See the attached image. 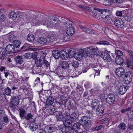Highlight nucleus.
Here are the masks:
<instances>
[{
	"instance_id": "f257e3e1",
	"label": "nucleus",
	"mask_w": 133,
	"mask_h": 133,
	"mask_svg": "<svg viewBox=\"0 0 133 133\" xmlns=\"http://www.w3.org/2000/svg\"><path fill=\"white\" fill-rule=\"evenodd\" d=\"M86 51L82 49H80L76 54V58L79 60L83 59V57L86 58L87 56L92 57L96 54L98 49L96 47L91 46L87 48Z\"/></svg>"
},
{
	"instance_id": "f03ea898",
	"label": "nucleus",
	"mask_w": 133,
	"mask_h": 133,
	"mask_svg": "<svg viewBox=\"0 0 133 133\" xmlns=\"http://www.w3.org/2000/svg\"><path fill=\"white\" fill-rule=\"evenodd\" d=\"M19 116L21 119H25L26 120L29 121H31V120L32 121L33 117V114L31 113L26 114V111L22 108H19Z\"/></svg>"
},
{
	"instance_id": "7ed1b4c3",
	"label": "nucleus",
	"mask_w": 133,
	"mask_h": 133,
	"mask_svg": "<svg viewBox=\"0 0 133 133\" xmlns=\"http://www.w3.org/2000/svg\"><path fill=\"white\" fill-rule=\"evenodd\" d=\"M81 123V125L85 129H87L91 126V121L89 120L88 117L83 116L81 118L79 121Z\"/></svg>"
},
{
	"instance_id": "20e7f679",
	"label": "nucleus",
	"mask_w": 133,
	"mask_h": 133,
	"mask_svg": "<svg viewBox=\"0 0 133 133\" xmlns=\"http://www.w3.org/2000/svg\"><path fill=\"white\" fill-rule=\"evenodd\" d=\"M116 96L112 93L110 94L107 96L106 101L110 105H112L116 102Z\"/></svg>"
},
{
	"instance_id": "39448f33",
	"label": "nucleus",
	"mask_w": 133,
	"mask_h": 133,
	"mask_svg": "<svg viewBox=\"0 0 133 133\" xmlns=\"http://www.w3.org/2000/svg\"><path fill=\"white\" fill-rule=\"evenodd\" d=\"M123 77L125 79V83L128 84L132 81V74L130 71L126 72Z\"/></svg>"
},
{
	"instance_id": "423d86ee",
	"label": "nucleus",
	"mask_w": 133,
	"mask_h": 133,
	"mask_svg": "<svg viewBox=\"0 0 133 133\" xmlns=\"http://www.w3.org/2000/svg\"><path fill=\"white\" fill-rule=\"evenodd\" d=\"M100 14L101 17L103 19H107L108 20L110 15V13L109 10L104 9L102 10Z\"/></svg>"
},
{
	"instance_id": "0eeeda50",
	"label": "nucleus",
	"mask_w": 133,
	"mask_h": 133,
	"mask_svg": "<svg viewBox=\"0 0 133 133\" xmlns=\"http://www.w3.org/2000/svg\"><path fill=\"white\" fill-rule=\"evenodd\" d=\"M115 72L116 75L118 77H124L125 74V70L123 68L119 67L117 69Z\"/></svg>"
},
{
	"instance_id": "6e6552de",
	"label": "nucleus",
	"mask_w": 133,
	"mask_h": 133,
	"mask_svg": "<svg viewBox=\"0 0 133 133\" xmlns=\"http://www.w3.org/2000/svg\"><path fill=\"white\" fill-rule=\"evenodd\" d=\"M115 26L117 28H122L124 26V23L121 19H116L114 22Z\"/></svg>"
},
{
	"instance_id": "1a4fd4ad",
	"label": "nucleus",
	"mask_w": 133,
	"mask_h": 133,
	"mask_svg": "<svg viewBox=\"0 0 133 133\" xmlns=\"http://www.w3.org/2000/svg\"><path fill=\"white\" fill-rule=\"evenodd\" d=\"M54 115L56 116L57 121H63V120L65 119L64 116L61 112L56 111Z\"/></svg>"
},
{
	"instance_id": "9d476101",
	"label": "nucleus",
	"mask_w": 133,
	"mask_h": 133,
	"mask_svg": "<svg viewBox=\"0 0 133 133\" xmlns=\"http://www.w3.org/2000/svg\"><path fill=\"white\" fill-rule=\"evenodd\" d=\"M16 48H15L13 44H9L5 48V50L7 52H17L19 51H17L16 50Z\"/></svg>"
},
{
	"instance_id": "9b49d317",
	"label": "nucleus",
	"mask_w": 133,
	"mask_h": 133,
	"mask_svg": "<svg viewBox=\"0 0 133 133\" xmlns=\"http://www.w3.org/2000/svg\"><path fill=\"white\" fill-rule=\"evenodd\" d=\"M75 51V49L73 48L69 49L68 50V57L69 58H72L73 56H74L76 59L80 61V60H79L77 59L76 58V56H75L76 54L78 52L76 53Z\"/></svg>"
},
{
	"instance_id": "f8f14e48",
	"label": "nucleus",
	"mask_w": 133,
	"mask_h": 133,
	"mask_svg": "<svg viewBox=\"0 0 133 133\" xmlns=\"http://www.w3.org/2000/svg\"><path fill=\"white\" fill-rule=\"evenodd\" d=\"M70 114V118L74 121H75L76 119L78 118L79 115L74 109H71Z\"/></svg>"
},
{
	"instance_id": "ddd939ff",
	"label": "nucleus",
	"mask_w": 133,
	"mask_h": 133,
	"mask_svg": "<svg viewBox=\"0 0 133 133\" xmlns=\"http://www.w3.org/2000/svg\"><path fill=\"white\" fill-rule=\"evenodd\" d=\"M37 41L38 43L42 45L48 44L47 38H44L43 37L38 38Z\"/></svg>"
},
{
	"instance_id": "4468645a",
	"label": "nucleus",
	"mask_w": 133,
	"mask_h": 133,
	"mask_svg": "<svg viewBox=\"0 0 133 133\" xmlns=\"http://www.w3.org/2000/svg\"><path fill=\"white\" fill-rule=\"evenodd\" d=\"M105 107L101 105L97 107L96 109V114L98 115H101L104 112Z\"/></svg>"
},
{
	"instance_id": "2eb2a0df",
	"label": "nucleus",
	"mask_w": 133,
	"mask_h": 133,
	"mask_svg": "<svg viewBox=\"0 0 133 133\" xmlns=\"http://www.w3.org/2000/svg\"><path fill=\"white\" fill-rule=\"evenodd\" d=\"M102 55V58L107 61V62H109L111 61V58L109 54L107 52H104Z\"/></svg>"
},
{
	"instance_id": "dca6fc26",
	"label": "nucleus",
	"mask_w": 133,
	"mask_h": 133,
	"mask_svg": "<svg viewBox=\"0 0 133 133\" xmlns=\"http://www.w3.org/2000/svg\"><path fill=\"white\" fill-rule=\"evenodd\" d=\"M74 121L71 118L66 119L63 121V124L65 125L66 126V129L67 127L69 126H71L73 122H74Z\"/></svg>"
},
{
	"instance_id": "f3484780",
	"label": "nucleus",
	"mask_w": 133,
	"mask_h": 133,
	"mask_svg": "<svg viewBox=\"0 0 133 133\" xmlns=\"http://www.w3.org/2000/svg\"><path fill=\"white\" fill-rule=\"evenodd\" d=\"M19 99L18 96H12L10 102L18 105L19 103Z\"/></svg>"
},
{
	"instance_id": "a211bd4d",
	"label": "nucleus",
	"mask_w": 133,
	"mask_h": 133,
	"mask_svg": "<svg viewBox=\"0 0 133 133\" xmlns=\"http://www.w3.org/2000/svg\"><path fill=\"white\" fill-rule=\"evenodd\" d=\"M54 97L51 96H49L47 98L46 103L47 105H52V104L54 103Z\"/></svg>"
},
{
	"instance_id": "6ab92c4d",
	"label": "nucleus",
	"mask_w": 133,
	"mask_h": 133,
	"mask_svg": "<svg viewBox=\"0 0 133 133\" xmlns=\"http://www.w3.org/2000/svg\"><path fill=\"white\" fill-rule=\"evenodd\" d=\"M46 133H51L54 130V128L51 125H47L44 128Z\"/></svg>"
},
{
	"instance_id": "aec40b11",
	"label": "nucleus",
	"mask_w": 133,
	"mask_h": 133,
	"mask_svg": "<svg viewBox=\"0 0 133 133\" xmlns=\"http://www.w3.org/2000/svg\"><path fill=\"white\" fill-rule=\"evenodd\" d=\"M127 89V86L123 85L120 87L119 89V92L120 94H123L126 92Z\"/></svg>"
},
{
	"instance_id": "412c9836",
	"label": "nucleus",
	"mask_w": 133,
	"mask_h": 133,
	"mask_svg": "<svg viewBox=\"0 0 133 133\" xmlns=\"http://www.w3.org/2000/svg\"><path fill=\"white\" fill-rule=\"evenodd\" d=\"M63 24L65 28H68L72 27V26L73 23L72 21L67 20L65 22H64Z\"/></svg>"
},
{
	"instance_id": "4be33fe9",
	"label": "nucleus",
	"mask_w": 133,
	"mask_h": 133,
	"mask_svg": "<svg viewBox=\"0 0 133 133\" xmlns=\"http://www.w3.org/2000/svg\"><path fill=\"white\" fill-rule=\"evenodd\" d=\"M38 127V125L35 123H31L29 124V129L32 131H35Z\"/></svg>"
},
{
	"instance_id": "5701e85b",
	"label": "nucleus",
	"mask_w": 133,
	"mask_h": 133,
	"mask_svg": "<svg viewBox=\"0 0 133 133\" xmlns=\"http://www.w3.org/2000/svg\"><path fill=\"white\" fill-rule=\"evenodd\" d=\"M124 61L123 58L121 56H117L116 58V62L118 65H121L122 64Z\"/></svg>"
},
{
	"instance_id": "b1692460",
	"label": "nucleus",
	"mask_w": 133,
	"mask_h": 133,
	"mask_svg": "<svg viewBox=\"0 0 133 133\" xmlns=\"http://www.w3.org/2000/svg\"><path fill=\"white\" fill-rule=\"evenodd\" d=\"M16 62L17 63L21 64L23 62V58L22 56L18 55L14 58Z\"/></svg>"
},
{
	"instance_id": "393cba45",
	"label": "nucleus",
	"mask_w": 133,
	"mask_h": 133,
	"mask_svg": "<svg viewBox=\"0 0 133 133\" xmlns=\"http://www.w3.org/2000/svg\"><path fill=\"white\" fill-rule=\"evenodd\" d=\"M60 57L62 59H65L68 57V53L64 50H62L60 52Z\"/></svg>"
},
{
	"instance_id": "a878e982",
	"label": "nucleus",
	"mask_w": 133,
	"mask_h": 133,
	"mask_svg": "<svg viewBox=\"0 0 133 133\" xmlns=\"http://www.w3.org/2000/svg\"><path fill=\"white\" fill-rule=\"evenodd\" d=\"M75 31V30L73 27L67 28L66 30V33L67 35L70 36H71Z\"/></svg>"
},
{
	"instance_id": "bb28decb",
	"label": "nucleus",
	"mask_w": 133,
	"mask_h": 133,
	"mask_svg": "<svg viewBox=\"0 0 133 133\" xmlns=\"http://www.w3.org/2000/svg\"><path fill=\"white\" fill-rule=\"evenodd\" d=\"M48 44H51L56 40V36L54 35H52L47 38Z\"/></svg>"
},
{
	"instance_id": "cd10ccee",
	"label": "nucleus",
	"mask_w": 133,
	"mask_h": 133,
	"mask_svg": "<svg viewBox=\"0 0 133 133\" xmlns=\"http://www.w3.org/2000/svg\"><path fill=\"white\" fill-rule=\"evenodd\" d=\"M30 46V45L29 44L25 43L24 45L20 49L19 51H26L29 50L31 49L29 48Z\"/></svg>"
},
{
	"instance_id": "c85d7f7f",
	"label": "nucleus",
	"mask_w": 133,
	"mask_h": 133,
	"mask_svg": "<svg viewBox=\"0 0 133 133\" xmlns=\"http://www.w3.org/2000/svg\"><path fill=\"white\" fill-rule=\"evenodd\" d=\"M57 21L58 19L57 18H56V19H54V22L51 20L48 23H47V27L49 28L52 27L53 26L55 25L57 23Z\"/></svg>"
},
{
	"instance_id": "c756f323",
	"label": "nucleus",
	"mask_w": 133,
	"mask_h": 133,
	"mask_svg": "<svg viewBox=\"0 0 133 133\" xmlns=\"http://www.w3.org/2000/svg\"><path fill=\"white\" fill-rule=\"evenodd\" d=\"M80 28L85 32H86L90 34H93L94 32L91 30L90 29L88 28L84 27L82 26H80Z\"/></svg>"
},
{
	"instance_id": "7c9ffc66",
	"label": "nucleus",
	"mask_w": 133,
	"mask_h": 133,
	"mask_svg": "<svg viewBox=\"0 0 133 133\" xmlns=\"http://www.w3.org/2000/svg\"><path fill=\"white\" fill-rule=\"evenodd\" d=\"M5 49L2 48H0V58L1 59H3L6 56Z\"/></svg>"
},
{
	"instance_id": "2f4dec72",
	"label": "nucleus",
	"mask_w": 133,
	"mask_h": 133,
	"mask_svg": "<svg viewBox=\"0 0 133 133\" xmlns=\"http://www.w3.org/2000/svg\"><path fill=\"white\" fill-rule=\"evenodd\" d=\"M14 47L17 51H19L18 49L19 47L20 44L21 42L18 40H16L13 42V44H12Z\"/></svg>"
},
{
	"instance_id": "473e14b6",
	"label": "nucleus",
	"mask_w": 133,
	"mask_h": 133,
	"mask_svg": "<svg viewBox=\"0 0 133 133\" xmlns=\"http://www.w3.org/2000/svg\"><path fill=\"white\" fill-rule=\"evenodd\" d=\"M51 107L48 108L46 111L49 114L54 115L56 111H55V109L52 107H54L53 105H51Z\"/></svg>"
},
{
	"instance_id": "72a5a7b5",
	"label": "nucleus",
	"mask_w": 133,
	"mask_h": 133,
	"mask_svg": "<svg viewBox=\"0 0 133 133\" xmlns=\"http://www.w3.org/2000/svg\"><path fill=\"white\" fill-rule=\"evenodd\" d=\"M52 54L53 57L56 59H58L60 57V52L58 51H53L52 52Z\"/></svg>"
},
{
	"instance_id": "f704fd0d",
	"label": "nucleus",
	"mask_w": 133,
	"mask_h": 133,
	"mask_svg": "<svg viewBox=\"0 0 133 133\" xmlns=\"http://www.w3.org/2000/svg\"><path fill=\"white\" fill-rule=\"evenodd\" d=\"M60 65L61 67L63 69H68L69 67V65L68 62L65 61H63L61 62Z\"/></svg>"
},
{
	"instance_id": "c9c22d12",
	"label": "nucleus",
	"mask_w": 133,
	"mask_h": 133,
	"mask_svg": "<svg viewBox=\"0 0 133 133\" xmlns=\"http://www.w3.org/2000/svg\"><path fill=\"white\" fill-rule=\"evenodd\" d=\"M66 99L65 97H63L62 98H60L58 103L60 105H62L65 104L66 103Z\"/></svg>"
},
{
	"instance_id": "e433bc0d",
	"label": "nucleus",
	"mask_w": 133,
	"mask_h": 133,
	"mask_svg": "<svg viewBox=\"0 0 133 133\" xmlns=\"http://www.w3.org/2000/svg\"><path fill=\"white\" fill-rule=\"evenodd\" d=\"M17 15V14L14 11H12L9 13V18H12L13 20H14L16 19Z\"/></svg>"
},
{
	"instance_id": "4c0bfd02",
	"label": "nucleus",
	"mask_w": 133,
	"mask_h": 133,
	"mask_svg": "<svg viewBox=\"0 0 133 133\" xmlns=\"http://www.w3.org/2000/svg\"><path fill=\"white\" fill-rule=\"evenodd\" d=\"M27 40L29 42H32L34 41L35 37L33 35L31 34H29L27 37Z\"/></svg>"
},
{
	"instance_id": "58836bf2",
	"label": "nucleus",
	"mask_w": 133,
	"mask_h": 133,
	"mask_svg": "<svg viewBox=\"0 0 133 133\" xmlns=\"http://www.w3.org/2000/svg\"><path fill=\"white\" fill-rule=\"evenodd\" d=\"M91 105L92 106V108L94 109L97 107L99 106V103L96 100H94L92 101L91 103Z\"/></svg>"
},
{
	"instance_id": "ea45409f",
	"label": "nucleus",
	"mask_w": 133,
	"mask_h": 133,
	"mask_svg": "<svg viewBox=\"0 0 133 133\" xmlns=\"http://www.w3.org/2000/svg\"><path fill=\"white\" fill-rule=\"evenodd\" d=\"M66 129H67L66 131H67L68 133H74L75 130V129L73 128L72 126H68Z\"/></svg>"
},
{
	"instance_id": "a19ab883",
	"label": "nucleus",
	"mask_w": 133,
	"mask_h": 133,
	"mask_svg": "<svg viewBox=\"0 0 133 133\" xmlns=\"http://www.w3.org/2000/svg\"><path fill=\"white\" fill-rule=\"evenodd\" d=\"M118 127L121 130H124L127 127L126 124L122 122L120 123L118 125Z\"/></svg>"
},
{
	"instance_id": "79ce46f5",
	"label": "nucleus",
	"mask_w": 133,
	"mask_h": 133,
	"mask_svg": "<svg viewBox=\"0 0 133 133\" xmlns=\"http://www.w3.org/2000/svg\"><path fill=\"white\" fill-rule=\"evenodd\" d=\"M9 41L11 42H14L16 40V37L14 35L9 34Z\"/></svg>"
},
{
	"instance_id": "37998d69",
	"label": "nucleus",
	"mask_w": 133,
	"mask_h": 133,
	"mask_svg": "<svg viewBox=\"0 0 133 133\" xmlns=\"http://www.w3.org/2000/svg\"><path fill=\"white\" fill-rule=\"evenodd\" d=\"M81 125H82L81 123H80L79 122H77L74 123L72 126L73 127V128L75 130L76 129H80V126Z\"/></svg>"
},
{
	"instance_id": "c03bdc74",
	"label": "nucleus",
	"mask_w": 133,
	"mask_h": 133,
	"mask_svg": "<svg viewBox=\"0 0 133 133\" xmlns=\"http://www.w3.org/2000/svg\"><path fill=\"white\" fill-rule=\"evenodd\" d=\"M99 66L101 67H105L108 68L109 66V64L107 62L103 61L99 64Z\"/></svg>"
},
{
	"instance_id": "a18cd8bd",
	"label": "nucleus",
	"mask_w": 133,
	"mask_h": 133,
	"mask_svg": "<svg viewBox=\"0 0 133 133\" xmlns=\"http://www.w3.org/2000/svg\"><path fill=\"white\" fill-rule=\"evenodd\" d=\"M97 43L100 45H108L109 44V43L108 41L102 39H101L99 42H97Z\"/></svg>"
},
{
	"instance_id": "49530a36",
	"label": "nucleus",
	"mask_w": 133,
	"mask_h": 133,
	"mask_svg": "<svg viewBox=\"0 0 133 133\" xmlns=\"http://www.w3.org/2000/svg\"><path fill=\"white\" fill-rule=\"evenodd\" d=\"M4 92L6 95L11 96V90L9 87H7L5 89Z\"/></svg>"
},
{
	"instance_id": "de8ad7c7",
	"label": "nucleus",
	"mask_w": 133,
	"mask_h": 133,
	"mask_svg": "<svg viewBox=\"0 0 133 133\" xmlns=\"http://www.w3.org/2000/svg\"><path fill=\"white\" fill-rule=\"evenodd\" d=\"M77 95L78 96H81L83 93V89L81 88L77 87L76 88Z\"/></svg>"
},
{
	"instance_id": "09e8293b",
	"label": "nucleus",
	"mask_w": 133,
	"mask_h": 133,
	"mask_svg": "<svg viewBox=\"0 0 133 133\" xmlns=\"http://www.w3.org/2000/svg\"><path fill=\"white\" fill-rule=\"evenodd\" d=\"M42 59L41 58H39L37 59L36 61H35V64L36 66L38 67H41L42 66Z\"/></svg>"
},
{
	"instance_id": "8fccbe9b",
	"label": "nucleus",
	"mask_w": 133,
	"mask_h": 133,
	"mask_svg": "<svg viewBox=\"0 0 133 133\" xmlns=\"http://www.w3.org/2000/svg\"><path fill=\"white\" fill-rule=\"evenodd\" d=\"M101 84L103 86L105 87L107 89L109 88L111 85V83H110L109 81H108L105 83L102 82L101 83Z\"/></svg>"
},
{
	"instance_id": "3c124183",
	"label": "nucleus",
	"mask_w": 133,
	"mask_h": 133,
	"mask_svg": "<svg viewBox=\"0 0 133 133\" xmlns=\"http://www.w3.org/2000/svg\"><path fill=\"white\" fill-rule=\"evenodd\" d=\"M71 64L72 66L74 68H77L79 65V63L76 61H73L72 62Z\"/></svg>"
},
{
	"instance_id": "603ef678",
	"label": "nucleus",
	"mask_w": 133,
	"mask_h": 133,
	"mask_svg": "<svg viewBox=\"0 0 133 133\" xmlns=\"http://www.w3.org/2000/svg\"><path fill=\"white\" fill-rule=\"evenodd\" d=\"M70 36L68 35H64L62 37V39L64 42L69 41L70 39Z\"/></svg>"
},
{
	"instance_id": "864d4df0",
	"label": "nucleus",
	"mask_w": 133,
	"mask_h": 133,
	"mask_svg": "<svg viewBox=\"0 0 133 133\" xmlns=\"http://www.w3.org/2000/svg\"><path fill=\"white\" fill-rule=\"evenodd\" d=\"M17 105H16L15 104H14L10 102V109L13 112H14L15 110V109H16V106Z\"/></svg>"
},
{
	"instance_id": "5fc2aeb1",
	"label": "nucleus",
	"mask_w": 133,
	"mask_h": 133,
	"mask_svg": "<svg viewBox=\"0 0 133 133\" xmlns=\"http://www.w3.org/2000/svg\"><path fill=\"white\" fill-rule=\"evenodd\" d=\"M37 52H33L32 54L31 58H32L34 60L36 61L37 59L39 58L37 57Z\"/></svg>"
},
{
	"instance_id": "6e6d98bb",
	"label": "nucleus",
	"mask_w": 133,
	"mask_h": 133,
	"mask_svg": "<svg viewBox=\"0 0 133 133\" xmlns=\"http://www.w3.org/2000/svg\"><path fill=\"white\" fill-rule=\"evenodd\" d=\"M37 133H46L44 128H42L41 127H39L37 131Z\"/></svg>"
},
{
	"instance_id": "4d7b16f0",
	"label": "nucleus",
	"mask_w": 133,
	"mask_h": 133,
	"mask_svg": "<svg viewBox=\"0 0 133 133\" xmlns=\"http://www.w3.org/2000/svg\"><path fill=\"white\" fill-rule=\"evenodd\" d=\"M26 16V21H25L24 23H23V24H24V23H28L29 22H30L32 21V18L30 17V16H27L26 15H25Z\"/></svg>"
},
{
	"instance_id": "13d9d810",
	"label": "nucleus",
	"mask_w": 133,
	"mask_h": 133,
	"mask_svg": "<svg viewBox=\"0 0 133 133\" xmlns=\"http://www.w3.org/2000/svg\"><path fill=\"white\" fill-rule=\"evenodd\" d=\"M131 109V107L128 108H127L123 109H122L121 111V112L122 113H124L126 112L127 113Z\"/></svg>"
},
{
	"instance_id": "bf43d9fd",
	"label": "nucleus",
	"mask_w": 133,
	"mask_h": 133,
	"mask_svg": "<svg viewBox=\"0 0 133 133\" xmlns=\"http://www.w3.org/2000/svg\"><path fill=\"white\" fill-rule=\"evenodd\" d=\"M129 117L131 118L133 117V110H130L127 113Z\"/></svg>"
},
{
	"instance_id": "052dcab7",
	"label": "nucleus",
	"mask_w": 133,
	"mask_h": 133,
	"mask_svg": "<svg viewBox=\"0 0 133 133\" xmlns=\"http://www.w3.org/2000/svg\"><path fill=\"white\" fill-rule=\"evenodd\" d=\"M103 4L106 6L110 5H111L110 0H104Z\"/></svg>"
},
{
	"instance_id": "680f3d73",
	"label": "nucleus",
	"mask_w": 133,
	"mask_h": 133,
	"mask_svg": "<svg viewBox=\"0 0 133 133\" xmlns=\"http://www.w3.org/2000/svg\"><path fill=\"white\" fill-rule=\"evenodd\" d=\"M65 128H66V126L63 124V125H60L58 127V129L62 131Z\"/></svg>"
},
{
	"instance_id": "e2e57ef3",
	"label": "nucleus",
	"mask_w": 133,
	"mask_h": 133,
	"mask_svg": "<svg viewBox=\"0 0 133 133\" xmlns=\"http://www.w3.org/2000/svg\"><path fill=\"white\" fill-rule=\"evenodd\" d=\"M109 121V119L108 118H105L102 119L100 121V123L103 124L106 123Z\"/></svg>"
},
{
	"instance_id": "0e129e2a",
	"label": "nucleus",
	"mask_w": 133,
	"mask_h": 133,
	"mask_svg": "<svg viewBox=\"0 0 133 133\" xmlns=\"http://www.w3.org/2000/svg\"><path fill=\"white\" fill-rule=\"evenodd\" d=\"M116 54L117 55V56H120L123 55V52L121 51L117 50L115 51Z\"/></svg>"
},
{
	"instance_id": "69168bd1",
	"label": "nucleus",
	"mask_w": 133,
	"mask_h": 133,
	"mask_svg": "<svg viewBox=\"0 0 133 133\" xmlns=\"http://www.w3.org/2000/svg\"><path fill=\"white\" fill-rule=\"evenodd\" d=\"M100 13L97 12V11H95V12H92V15L94 17H97L100 16Z\"/></svg>"
},
{
	"instance_id": "338daca9",
	"label": "nucleus",
	"mask_w": 133,
	"mask_h": 133,
	"mask_svg": "<svg viewBox=\"0 0 133 133\" xmlns=\"http://www.w3.org/2000/svg\"><path fill=\"white\" fill-rule=\"evenodd\" d=\"M133 63V61L130 60H126V63L127 64V66L129 67H130L132 63Z\"/></svg>"
},
{
	"instance_id": "774afa93",
	"label": "nucleus",
	"mask_w": 133,
	"mask_h": 133,
	"mask_svg": "<svg viewBox=\"0 0 133 133\" xmlns=\"http://www.w3.org/2000/svg\"><path fill=\"white\" fill-rule=\"evenodd\" d=\"M32 53H27L25 54L24 56L26 58H31Z\"/></svg>"
}]
</instances>
